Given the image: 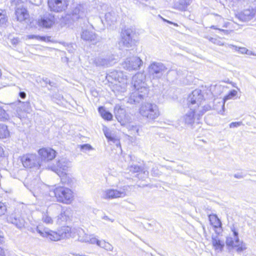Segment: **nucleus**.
I'll return each mask as SVG.
<instances>
[{"label": "nucleus", "mask_w": 256, "mask_h": 256, "mask_svg": "<svg viewBox=\"0 0 256 256\" xmlns=\"http://www.w3.org/2000/svg\"><path fill=\"white\" fill-rule=\"evenodd\" d=\"M167 68L162 62H152L148 67V72L150 76L152 79L160 78Z\"/></svg>", "instance_id": "7"}, {"label": "nucleus", "mask_w": 256, "mask_h": 256, "mask_svg": "<svg viewBox=\"0 0 256 256\" xmlns=\"http://www.w3.org/2000/svg\"><path fill=\"white\" fill-rule=\"evenodd\" d=\"M8 221L18 229H22L25 226L26 221L20 212L12 213L8 218Z\"/></svg>", "instance_id": "16"}, {"label": "nucleus", "mask_w": 256, "mask_h": 256, "mask_svg": "<svg viewBox=\"0 0 256 256\" xmlns=\"http://www.w3.org/2000/svg\"><path fill=\"white\" fill-rule=\"evenodd\" d=\"M72 167V162L68 159L62 158L58 159L56 164L50 166V168L58 176H62L69 171Z\"/></svg>", "instance_id": "9"}, {"label": "nucleus", "mask_w": 256, "mask_h": 256, "mask_svg": "<svg viewBox=\"0 0 256 256\" xmlns=\"http://www.w3.org/2000/svg\"><path fill=\"white\" fill-rule=\"evenodd\" d=\"M46 84H48V83L50 85H51V84H52V82H50V80H47V79H46Z\"/></svg>", "instance_id": "61"}, {"label": "nucleus", "mask_w": 256, "mask_h": 256, "mask_svg": "<svg viewBox=\"0 0 256 256\" xmlns=\"http://www.w3.org/2000/svg\"><path fill=\"white\" fill-rule=\"evenodd\" d=\"M140 114L150 120H155L160 116L158 106L154 104L146 103L140 108Z\"/></svg>", "instance_id": "5"}, {"label": "nucleus", "mask_w": 256, "mask_h": 256, "mask_svg": "<svg viewBox=\"0 0 256 256\" xmlns=\"http://www.w3.org/2000/svg\"><path fill=\"white\" fill-rule=\"evenodd\" d=\"M234 177L236 178H243L244 176L242 174L238 173V174H236L234 175Z\"/></svg>", "instance_id": "53"}, {"label": "nucleus", "mask_w": 256, "mask_h": 256, "mask_svg": "<svg viewBox=\"0 0 256 256\" xmlns=\"http://www.w3.org/2000/svg\"><path fill=\"white\" fill-rule=\"evenodd\" d=\"M0 256H6L4 250L0 246Z\"/></svg>", "instance_id": "54"}, {"label": "nucleus", "mask_w": 256, "mask_h": 256, "mask_svg": "<svg viewBox=\"0 0 256 256\" xmlns=\"http://www.w3.org/2000/svg\"><path fill=\"white\" fill-rule=\"evenodd\" d=\"M210 28H213V29H216V30H219L222 32H224V34H228V30H222V29L218 28H216V26H212L210 27Z\"/></svg>", "instance_id": "51"}, {"label": "nucleus", "mask_w": 256, "mask_h": 256, "mask_svg": "<svg viewBox=\"0 0 256 256\" xmlns=\"http://www.w3.org/2000/svg\"><path fill=\"white\" fill-rule=\"evenodd\" d=\"M42 220L46 224H53V220L50 216V213L48 210L42 214Z\"/></svg>", "instance_id": "39"}, {"label": "nucleus", "mask_w": 256, "mask_h": 256, "mask_svg": "<svg viewBox=\"0 0 256 256\" xmlns=\"http://www.w3.org/2000/svg\"><path fill=\"white\" fill-rule=\"evenodd\" d=\"M30 2L32 4L38 6L42 2V0H29Z\"/></svg>", "instance_id": "49"}, {"label": "nucleus", "mask_w": 256, "mask_h": 256, "mask_svg": "<svg viewBox=\"0 0 256 256\" xmlns=\"http://www.w3.org/2000/svg\"><path fill=\"white\" fill-rule=\"evenodd\" d=\"M246 54H248V55L256 56V54L253 52H252L251 51H248V50Z\"/></svg>", "instance_id": "59"}, {"label": "nucleus", "mask_w": 256, "mask_h": 256, "mask_svg": "<svg viewBox=\"0 0 256 256\" xmlns=\"http://www.w3.org/2000/svg\"><path fill=\"white\" fill-rule=\"evenodd\" d=\"M237 94V91L235 90H233L230 91L228 94L224 97L223 100L221 102H218L220 106L222 107V110L218 112L220 114H222L223 112H224V104L226 101L230 99H232L234 97L236 96Z\"/></svg>", "instance_id": "28"}, {"label": "nucleus", "mask_w": 256, "mask_h": 256, "mask_svg": "<svg viewBox=\"0 0 256 256\" xmlns=\"http://www.w3.org/2000/svg\"><path fill=\"white\" fill-rule=\"evenodd\" d=\"M78 235V240L82 242H86L90 244H94L96 242V236L94 234H88L82 228H78L77 230Z\"/></svg>", "instance_id": "19"}, {"label": "nucleus", "mask_w": 256, "mask_h": 256, "mask_svg": "<svg viewBox=\"0 0 256 256\" xmlns=\"http://www.w3.org/2000/svg\"><path fill=\"white\" fill-rule=\"evenodd\" d=\"M6 210V205L0 202V216L4 215Z\"/></svg>", "instance_id": "47"}, {"label": "nucleus", "mask_w": 256, "mask_h": 256, "mask_svg": "<svg viewBox=\"0 0 256 256\" xmlns=\"http://www.w3.org/2000/svg\"><path fill=\"white\" fill-rule=\"evenodd\" d=\"M40 184L37 179H34L30 182L28 180L24 184L25 186L33 194L34 196H36V194H38L40 192Z\"/></svg>", "instance_id": "23"}, {"label": "nucleus", "mask_w": 256, "mask_h": 256, "mask_svg": "<svg viewBox=\"0 0 256 256\" xmlns=\"http://www.w3.org/2000/svg\"><path fill=\"white\" fill-rule=\"evenodd\" d=\"M8 22V17L3 12H0V26H6Z\"/></svg>", "instance_id": "44"}, {"label": "nucleus", "mask_w": 256, "mask_h": 256, "mask_svg": "<svg viewBox=\"0 0 256 256\" xmlns=\"http://www.w3.org/2000/svg\"><path fill=\"white\" fill-rule=\"evenodd\" d=\"M105 18L108 24H113L117 20L118 15L114 12H109L106 14Z\"/></svg>", "instance_id": "32"}, {"label": "nucleus", "mask_w": 256, "mask_h": 256, "mask_svg": "<svg viewBox=\"0 0 256 256\" xmlns=\"http://www.w3.org/2000/svg\"><path fill=\"white\" fill-rule=\"evenodd\" d=\"M56 154V152L50 148H44L40 149L38 150V154L42 166L43 165V163L48 162L55 158Z\"/></svg>", "instance_id": "12"}, {"label": "nucleus", "mask_w": 256, "mask_h": 256, "mask_svg": "<svg viewBox=\"0 0 256 256\" xmlns=\"http://www.w3.org/2000/svg\"><path fill=\"white\" fill-rule=\"evenodd\" d=\"M114 113L117 120L122 124H124L126 122V110L117 104L114 107Z\"/></svg>", "instance_id": "24"}, {"label": "nucleus", "mask_w": 256, "mask_h": 256, "mask_svg": "<svg viewBox=\"0 0 256 256\" xmlns=\"http://www.w3.org/2000/svg\"><path fill=\"white\" fill-rule=\"evenodd\" d=\"M104 6V7H105V8H106V6L104 5V6Z\"/></svg>", "instance_id": "63"}, {"label": "nucleus", "mask_w": 256, "mask_h": 256, "mask_svg": "<svg viewBox=\"0 0 256 256\" xmlns=\"http://www.w3.org/2000/svg\"><path fill=\"white\" fill-rule=\"evenodd\" d=\"M55 22L54 16L51 14H46L38 20V24L40 26L45 28H51Z\"/></svg>", "instance_id": "18"}, {"label": "nucleus", "mask_w": 256, "mask_h": 256, "mask_svg": "<svg viewBox=\"0 0 256 256\" xmlns=\"http://www.w3.org/2000/svg\"><path fill=\"white\" fill-rule=\"evenodd\" d=\"M28 39H34L36 38V40H40L42 41H50V37H46V36H38L31 34L28 36Z\"/></svg>", "instance_id": "43"}, {"label": "nucleus", "mask_w": 256, "mask_h": 256, "mask_svg": "<svg viewBox=\"0 0 256 256\" xmlns=\"http://www.w3.org/2000/svg\"><path fill=\"white\" fill-rule=\"evenodd\" d=\"M217 16V18L216 20H223V18L220 16Z\"/></svg>", "instance_id": "60"}, {"label": "nucleus", "mask_w": 256, "mask_h": 256, "mask_svg": "<svg viewBox=\"0 0 256 256\" xmlns=\"http://www.w3.org/2000/svg\"><path fill=\"white\" fill-rule=\"evenodd\" d=\"M143 62L139 57L132 56L127 58L122 66L124 69L130 72L139 70Z\"/></svg>", "instance_id": "10"}, {"label": "nucleus", "mask_w": 256, "mask_h": 256, "mask_svg": "<svg viewBox=\"0 0 256 256\" xmlns=\"http://www.w3.org/2000/svg\"><path fill=\"white\" fill-rule=\"evenodd\" d=\"M132 131L134 132V134H136L138 135L139 134L138 131H139V128L138 126H132Z\"/></svg>", "instance_id": "50"}, {"label": "nucleus", "mask_w": 256, "mask_h": 256, "mask_svg": "<svg viewBox=\"0 0 256 256\" xmlns=\"http://www.w3.org/2000/svg\"><path fill=\"white\" fill-rule=\"evenodd\" d=\"M4 242V236L2 234V232L0 230V242L2 243Z\"/></svg>", "instance_id": "56"}, {"label": "nucleus", "mask_w": 256, "mask_h": 256, "mask_svg": "<svg viewBox=\"0 0 256 256\" xmlns=\"http://www.w3.org/2000/svg\"><path fill=\"white\" fill-rule=\"evenodd\" d=\"M9 119V115L6 112V110L0 107V120L6 121Z\"/></svg>", "instance_id": "42"}, {"label": "nucleus", "mask_w": 256, "mask_h": 256, "mask_svg": "<svg viewBox=\"0 0 256 256\" xmlns=\"http://www.w3.org/2000/svg\"><path fill=\"white\" fill-rule=\"evenodd\" d=\"M126 195V190L124 188H120L118 190L108 188L102 192L101 197L105 200H112L124 198Z\"/></svg>", "instance_id": "11"}, {"label": "nucleus", "mask_w": 256, "mask_h": 256, "mask_svg": "<svg viewBox=\"0 0 256 256\" xmlns=\"http://www.w3.org/2000/svg\"><path fill=\"white\" fill-rule=\"evenodd\" d=\"M106 58H112L106 59L103 58V57L99 56L96 58V60H94V64L96 66H108L111 64L112 60H113L112 58H114V56L110 55L107 56Z\"/></svg>", "instance_id": "26"}, {"label": "nucleus", "mask_w": 256, "mask_h": 256, "mask_svg": "<svg viewBox=\"0 0 256 256\" xmlns=\"http://www.w3.org/2000/svg\"><path fill=\"white\" fill-rule=\"evenodd\" d=\"M79 256H86L85 255H79Z\"/></svg>", "instance_id": "62"}, {"label": "nucleus", "mask_w": 256, "mask_h": 256, "mask_svg": "<svg viewBox=\"0 0 256 256\" xmlns=\"http://www.w3.org/2000/svg\"><path fill=\"white\" fill-rule=\"evenodd\" d=\"M192 0H178L174 4L175 7L180 10H186Z\"/></svg>", "instance_id": "33"}, {"label": "nucleus", "mask_w": 256, "mask_h": 256, "mask_svg": "<svg viewBox=\"0 0 256 256\" xmlns=\"http://www.w3.org/2000/svg\"><path fill=\"white\" fill-rule=\"evenodd\" d=\"M19 96L22 99H24L26 97V94L24 92H20L19 93Z\"/></svg>", "instance_id": "52"}, {"label": "nucleus", "mask_w": 256, "mask_h": 256, "mask_svg": "<svg viewBox=\"0 0 256 256\" xmlns=\"http://www.w3.org/2000/svg\"><path fill=\"white\" fill-rule=\"evenodd\" d=\"M54 194L58 202L70 204L73 200V192L68 188L58 186L54 190Z\"/></svg>", "instance_id": "4"}, {"label": "nucleus", "mask_w": 256, "mask_h": 256, "mask_svg": "<svg viewBox=\"0 0 256 256\" xmlns=\"http://www.w3.org/2000/svg\"><path fill=\"white\" fill-rule=\"evenodd\" d=\"M210 220L215 228H218L221 226V222L216 215H210Z\"/></svg>", "instance_id": "40"}, {"label": "nucleus", "mask_w": 256, "mask_h": 256, "mask_svg": "<svg viewBox=\"0 0 256 256\" xmlns=\"http://www.w3.org/2000/svg\"><path fill=\"white\" fill-rule=\"evenodd\" d=\"M145 79L146 76L143 73L138 72L133 76L132 82L135 90L128 98V102L131 104L138 103L146 96L148 89Z\"/></svg>", "instance_id": "1"}, {"label": "nucleus", "mask_w": 256, "mask_h": 256, "mask_svg": "<svg viewBox=\"0 0 256 256\" xmlns=\"http://www.w3.org/2000/svg\"><path fill=\"white\" fill-rule=\"evenodd\" d=\"M129 169L132 172H138L141 170V168L137 165H131Z\"/></svg>", "instance_id": "45"}, {"label": "nucleus", "mask_w": 256, "mask_h": 256, "mask_svg": "<svg viewBox=\"0 0 256 256\" xmlns=\"http://www.w3.org/2000/svg\"><path fill=\"white\" fill-rule=\"evenodd\" d=\"M103 131L104 134V136L108 140V141H110L113 142L114 143L116 142L117 141L116 138L115 136H114V134L112 133V132L108 128L105 127L103 128Z\"/></svg>", "instance_id": "38"}, {"label": "nucleus", "mask_w": 256, "mask_h": 256, "mask_svg": "<svg viewBox=\"0 0 256 256\" xmlns=\"http://www.w3.org/2000/svg\"><path fill=\"white\" fill-rule=\"evenodd\" d=\"M32 112V107L29 102H21L19 101V106L16 110V116L22 119L26 116V113Z\"/></svg>", "instance_id": "17"}, {"label": "nucleus", "mask_w": 256, "mask_h": 256, "mask_svg": "<svg viewBox=\"0 0 256 256\" xmlns=\"http://www.w3.org/2000/svg\"><path fill=\"white\" fill-rule=\"evenodd\" d=\"M98 112L104 119L107 120H112V114L106 111L104 107H99Z\"/></svg>", "instance_id": "35"}, {"label": "nucleus", "mask_w": 256, "mask_h": 256, "mask_svg": "<svg viewBox=\"0 0 256 256\" xmlns=\"http://www.w3.org/2000/svg\"><path fill=\"white\" fill-rule=\"evenodd\" d=\"M231 230L232 233L226 238V245L233 248H237L236 251L238 252L244 251L246 248V244L240 242L238 236V232L235 230L234 228H232Z\"/></svg>", "instance_id": "8"}, {"label": "nucleus", "mask_w": 256, "mask_h": 256, "mask_svg": "<svg viewBox=\"0 0 256 256\" xmlns=\"http://www.w3.org/2000/svg\"><path fill=\"white\" fill-rule=\"evenodd\" d=\"M135 32L132 28H126L122 30L121 32L122 42L127 48L132 46L133 43V38Z\"/></svg>", "instance_id": "15"}, {"label": "nucleus", "mask_w": 256, "mask_h": 256, "mask_svg": "<svg viewBox=\"0 0 256 256\" xmlns=\"http://www.w3.org/2000/svg\"><path fill=\"white\" fill-rule=\"evenodd\" d=\"M48 4L50 11L60 12L67 8L68 3L67 0H48Z\"/></svg>", "instance_id": "13"}, {"label": "nucleus", "mask_w": 256, "mask_h": 256, "mask_svg": "<svg viewBox=\"0 0 256 256\" xmlns=\"http://www.w3.org/2000/svg\"><path fill=\"white\" fill-rule=\"evenodd\" d=\"M203 99V96L200 90H195L188 98V106H194L195 108H198V106H204L202 105V101ZM207 105H205L206 106Z\"/></svg>", "instance_id": "14"}, {"label": "nucleus", "mask_w": 256, "mask_h": 256, "mask_svg": "<svg viewBox=\"0 0 256 256\" xmlns=\"http://www.w3.org/2000/svg\"><path fill=\"white\" fill-rule=\"evenodd\" d=\"M218 44H219V45H222V44H219V43H218Z\"/></svg>", "instance_id": "64"}, {"label": "nucleus", "mask_w": 256, "mask_h": 256, "mask_svg": "<svg viewBox=\"0 0 256 256\" xmlns=\"http://www.w3.org/2000/svg\"><path fill=\"white\" fill-rule=\"evenodd\" d=\"M256 14V8H249L244 10L242 12L236 14V17L244 22L251 20Z\"/></svg>", "instance_id": "20"}, {"label": "nucleus", "mask_w": 256, "mask_h": 256, "mask_svg": "<svg viewBox=\"0 0 256 256\" xmlns=\"http://www.w3.org/2000/svg\"><path fill=\"white\" fill-rule=\"evenodd\" d=\"M80 36L84 40L91 42L93 44H96L99 40L96 33L88 30H83L80 34Z\"/></svg>", "instance_id": "21"}, {"label": "nucleus", "mask_w": 256, "mask_h": 256, "mask_svg": "<svg viewBox=\"0 0 256 256\" xmlns=\"http://www.w3.org/2000/svg\"><path fill=\"white\" fill-rule=\"evenodd\" d=\"M15 14L17 20L19 22H23L28 18L29 14L26 9L23 6H17L16 9Z\"/></svg>", "instance_id": "25"}, {"label": "nucleus", "mask_w": 256, "mask_h": 256, "mask_svg": "<svg viewBox=\"0 0 256 256\" xmlns=\"http://www.w3.org/2000/svg\"><path fill=\"white\" fill-rule=\"evenodd\" d=\"M61 178V181L62 183L66 184L68 186H71L74 184V178L70 176L67 172L59 176Z\"/></svg>", "instance_id": "37"}, {"label": "nucleus", "mask_w": 256, "mask_h": 256, "mask_svg": "<svg viewBox=\"0 0 256 256\" xmlns=\"http://www.w3.org/2000/svg\"><path fill=\"white\" fill-rule=\"evenodd\" d=\"M95 244L107 251L112 252L114 248L112 246L109 242L104 240H98L96 238Z\"/></svg>", "instance_id": "31"}, {"label": "nucleus", "mask_w": 256, "mask_h": 256, "mask_svg": "<svg viewBox=\"0 0 256 256\" xmlns=\"http://www.w3.org/2000/svg\"><path fill=\"white\" fill-rule=\"evenodd\" d=\"M4 154L3 148L0 146V156H2Z\"/></svg>", "instance_id": "58"}, {"label": "nucleus", "mask_w": 256, "mask_h": 256, "mask_svg": "<svg viewBox=\"0 0 256 256\" xmlns=\"http://www.w3.org/2000/svg\"><path fill=\"white\" fill-rule=\"evenodd\" d=\"M36 231L40 236L49 238L51 240L58 241L62 239L69 238L72 236V229L70 227L62 226L54 232L47 228H44L42 225H38L36 228Z\"/></svg>", "instance_id": "2"}, {"label": "nucleus", "mask_w": 256, "mask_h": 256, "mask_svg": "<svg viewBox=\"0 0 256 256\" xmlns=\"http://www.w3.org/2000/svg\"><path fill=\"white\" fill-rule=\"evenodd\" d=\"M84 14V7L82 5H78L73 10L72 12V19H78L82 16Z\"/></svg>", "instance_id": "30"}, {"label": "nucleus", "mask_w": 256, "mask_h": 256, "mask_svg": "<svg viewBox=\"0 0 256 256\" xmlns=\"http://www.w3.org/2000/svg\"><path fill=\"white\" fill-rule=\"evenodd\" d=\"M54 208L57 210H62L60 214L57 216L56 224H62L63 222L67 221L68 219V216L66 214V212L63 210L62 206L57 204L54 206Z\"/></svg>", "instance_id": "27"}, {"label": "nucleus", "mask_w": 256, "mask_h": 256, "mask_svg": "<svg viewBox=\"0 0 256 256\" xmlns=\"http://www.w3.org/2000/svg\"><path fill=\"white\" fill-rule=\"evenodd\" d=\"M228 47L230 48H234L236 50L239 52L240 53L244 54H247L248 50L246 48L238 47L232 44H228Z\"/></svg>", "instance_id": "41"}, {"label": "nucleus", "mask_w": 256, "mask_h": 256, "mask_svg": "<svg viewBox=\"0 0 256 256\" xmlns=\"http://www.w3.org/2000/svg\"><path fill=\"white\" fill-rule=\"evenodd\" d=\"M126 80L119 81L118 82L114 83V91L124 93L126 91Z\"/></svg>", "instance_id": "29"}, {"label": "nucleus", "mask_w": 256, "mask_h": 256, "mask_svg": "<svg viewBox=\"0 0 256 256\" xmlns=\"http://www.w3.org/2000/svg\"><path fill=\"white\" fill-rule=\"evenodd\" d=\"M106 78L109 82L114 84V83L118 82L119 81L126 80V78H124L123 73L122 72L117 70H114L109 72L107 74Z\"/></svg>", "instance_id": "22"}, {"label": "nucleus", "mask_w": 256, "mask_h": 256, "mask_svg": "<svg viewBox=\"0 0 256 256\" xmlns=\"http://www.w3.org/2000/svg\"><path fill=\"white\" fill-rule=\"evenodd\" d=\"M21 162L26 168L40 169L42 167L40 158L36 154H26L21 158Z\"/></svg>", "instance_id": "6"}, {"label": "nucleus", "mask_w": 256, "mask_h": 256, "mask_svg": "<svg viewBox=\"0 0 256 256\" xmlns=\"http://www.w3.org/2000/svg\"><path fill=\"white\" fill-rule=\"evenodd\" d=\"M102 218L103 220H110L112 222H113L114 220H112L111 219H110L107 216H104Z\"/></svg>", "instance_id": "57"}, {"label": "nucleus", "mask_w": 256, "mask_h": 256, "mask_svg": "<svg viewBox=\"0 0 256 256\" xmlns=\"http://www.w3.org/2000/svg\"><path fill=\"white\" fill-rule=\"evenodd\" d=\"M212 244L216 250H222L224 246V243L221 241L217 235L212 236Z\"/></svg>", "instance_id": "34"}, {"label": "nucleus", "mask_w": 256, "mask_h": 256, "mask_svg": "<svg viewBox=\"0 0 256 256\" xmlns=\"http://www.w3.org/2000/svg\"><path fill=\"white\" fill-rule=\"evenodd\" d=\"M190 110L188 112L183 116L180 118V120L186 124L192 126L195 122L196 119L198 120L202 116L206 111L210 110V105L204 106H198V108H195L194 106H188Z\"/></svg>", "instance_id": "3"}, {"label": "nucleus", "mask_w": 256, "mask_h": 256, "mask_svg": "<svg viewBox=\"0 0 256 256\" xmlns=\"http://www.w3.org/2000/svg\"><path fill=\"white\" fill-rule=\"evenodd\" d=\"M18 42V40L17 38H14L12 40V43L13 44H16Z\"/></svg>", "instance_id": "55"}, {"label": "nucleus", "mask_w": 256, "mask_h": 256, "mask_svg": "<svg viewBox=\"0 0 256 256\" xmlns=\"http://www.w3.org/2000/svg\"><path fill=\"white\" fill-rule=\"evenodd\" d=\"M10 136V132L8 126L2 124H0V138H6Z\"/></svg>", "instance_id": "36"}, {"label": "nucleus", "mask_w": 256, "mask_h": 256, "mask_svg": "<svg viewBox=\"0 0 256 256\" xmlns=\"http://www.w3.org/2000/svg\"><path fill=\"white\" fill-rule=\"evenodd\" d=\"M242 124V122H232L230 124V128H236V127L240 126Z\"/></svg>", "instance_id": "48"}, {"label": "nucleus", "mask_w": 256, "mask_h": 256, "mask_svg": "<svg viewBox=\"0 0 256 256\" xmlns=\"http://www.w3.org/2000/svg\"><path fill=\"white\" fill-rule=\"evenodd\" d=\"M81 150L84 152H86L87 150H92L94 148L92 147L89 144H84L80 146Z\"/></svg>", "instance_id": "46"}]
</instances>
